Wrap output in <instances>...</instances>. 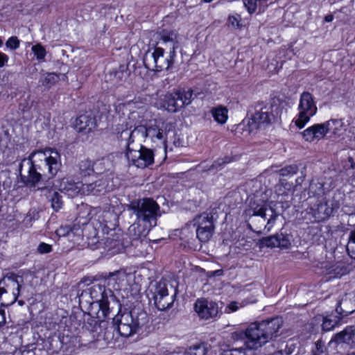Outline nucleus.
I'll list each match as a JSON object with an SVG mask.
<instances>
[{
  "label": "nucleus",
  "instance_id": "f257e3e1",
  "mask_svg": "<svg viewBox=\"0 0 355 355\" xmlns=\"http://www.w3.org/2000/svg\"><path fill=\"white\" fill-rule=\"evenodd\" d=\"M61 159L60 153L52 148L33 152L28 159H24L19 170L22 180L27 185L35 186L41 179L42 173L47 169L49 174L53 177L60 170Z\"/></svg>",
  "mask_w": 355,
  "mask_h": 355
},
{
  "label": "nucleus",
  "instance_id": "f03ea898",
  "mask_svg": "<svg viewBox=\"0 0 355 355\" xmlns=\"http://www.w3.org/2000/svg\"><path fill=\"white\" fill-rule=\"evenodd\" d=\"M280 317H272L261 321L250 323L245 329L236 331L232 334L234 340L243 341L245 349L248 352L257 350L277 336L282 326Z\"/></svg>",
  "mask_w": 355,
  "mask_h": 355
},
{
  "label": "nucleus",
  "instance_id": "7ed1b4c3",
  "mask_svg": "<svg viewBox=\"0 0 355 355\" xmlns=\"http://www.w3.org/2000/svg\"><path fill=\"white\" fill-rule=\"evenodd\" d=\"M44 334V338H41L44 350L46 355H77L80 346L77 337L57 335L51 331Z\"/></svg>",
  "mask_w": 355,
  "mask_h": 355
},
{
  "label": "nucleus",
  "instance_id": "20e7f679",
  "mask_svg": "<svg viewBox=\"0 0 355 355\" xmlns=\"http://www.w3.org/2000/svg\"><path fill=\"white\" fill-rule=\"evenodd\" d=\"M130 209L139 222L148 227L157 225V219L161 216L159 205L152 198H143L131 202Z\"/></svg>",
  "mask_w": 355,
  "mask_h": 355
},
{
  "label": "nucleus",
  "instance_id": "39448f33",
  "mask_svg": "<svg viewBox=\"0 0 355 355\" xmlns=\"http://www.w3.org/2000/svg\"><path fill=\"white\" fill-rule=\"evenodd\" d=\"M132 278L131 274H128L123 270H118L110 272L108 275H96L95 277H85L80 282L83 286H89L94 282H97L94 286L98 288H106L107 287H125L129 286L128 282Z\"/></svg>",
  "mask_w": 355,
  "mask_h": 355
},
{
  "label": "nucleus",
  "instance_id": "423d86ee",
  "mask_svg": "<svg viewBox=\"0 0 355 355\" xmlns=\"http://www.w3.org/2000/svg\"><path fill=\"white\" fill-rule=\"evenodd\" d=\"M332 131L334 135L340 136L343 130V122L341 119H331L322 123L314 124L302 134L307 141H313L323 138L327 132Z\"/></svg>",
  "mask_w": 355,
  "mask_h": 355
},
{
  "label": "nucleus",
  "instance_id": "0eeeda50",
  "mask_svg": "<svg viewBox=\"0 0 355 355\" xmlns=\"http://www.w3.org/2000/svg\"><path fill=\"white\" fill-rule=\"evenodd\" d=\"M298 114L293 120L295 125L300 129L303 128L317 112V106L313 95L304 92L301 94L297 106Z\"/></svg>",
  "mask_w": 355,
  "mask_h": 355
},
{
  "label": "nucleus",
  "instance_id": "6e6552de",
  "mask_svg": "<svg viewBox=\"0 0 355 355\" xmlns=\"http://www.w3.org/2000/svg\"><path fill=\"white\" fill-rule=\"evenodd\" d=\"M175 55V46L171 49L169 54L164 55V50L162 47H155L154 51L150 54H146L144 63L146 68L150 70L161 71L167 70L173 64Z\"/></svg>",
  "mask_w": 355,
  "mask_h": 355
},
{
  "label": "nucleus",
  "instance_id": "1a4fd4ad",
  "mask_svg": "<svg viewBox=\"0 0 355 355\" xmlns=\"http://www.w3.org/2000/svg\"><path fill=\"white\" fill-rule=\"evenodd\" d=\"M193 99V90L191 89H178L164 96L162 98V106L168 112L173 113L191 104Z\"/></svg>",
  "mask_w": 355,
  "mask_h": 355
},
{
  "label": "nucleus",
  "instance_id": "9d476101",
  "mask_svg": "<svg viewBox=\"0 0 355 355\" xmlns=\"http://www.w3.org/2000/svg\"><path fill=\"white\" fill-rule=\"evenodd\" d=\"M147 138L152 141H161L165 142L167 132L172 129V124L166 123L161 119H155L149 120L148 123H145Z\"/></svg>",
  "mask_w": 355,
  "mask_h": 355
},
{
  "label": "nucleus",
  "instance_id": "9b49d317",
  "mask_svg": "<svg viewBox=\"0 0 355 355\" xmlns=\"http://www.w3.org/2000/svg\"><path fill=\"white\" fill-rule=\"evenodd\" d=\"M126 157L130 163L138 168H144L154 162L153 152L141 144L139 150L128 148Z\"/></svg>",
  "mask_w": 355,
  "mask_h": 355
},
{
  "label": "nucleus",
  "instance_id": "f8f14e48",
  "mask_svg": "<svg viewBox=\"0 0 355 355\" xmlns=\"http://www.w3.org/2000/svg\"><path fill=\"white\" fill-rule=\"evenodd\" d=\"M194 311L202 320H216L221 314L217 302L205 298H198L194 304Z\"/></svg>",
  "mask_w": 355,
  "mask_h": 355
},
{
  "label": "nucleus",
  "instance_id": "ddd939ff",
  "mask_svg": "<svg viewBox=\"0 0 355 355\" xmlns=\"http://www.w3.org/2000/svg\"><path fill=\"white\" fill-rule=\"evenodd\" d=\"M349 302L347 300H343L338 301L336 306V315H328L324 318L322 324V329L324 331H329L332 330L336 326H337L340 320L349 315L352 314L355 311L354 307L352 309H343L342 305L345 306Z\"/></svg>",
  "mask_w": 355,
  "mask_h": 355
},
{
  "label": "nucleus",
  "instance_id": "4468645a",
  "mask_svg": "<svg viewBox=\"0 0 355 355\" xmlns=\"http://www.w3.org/2000/svg\"><path fill=\"white\" fill-rule=\"evenodd\" d=\"M255 112L253 114L250 127L251 130L261 128V125H268L274 119L271 113V107L263 102H259L254 107Z\"/></svg>",
  "mask_w": 355,
  "mask_h": 355
},
{
  "label": "nucleus",
  "instance_id": "2eb2a0df",
  "mask_svg": "<svg viewBox=\"0 0 355 355\" xmlns=\"http://www.w3.org/2000/svg\"><path fill=\"white\" fill-rule=\"evenodd\" d=\"M142 318V322H148V315L142 309L135 307L129 311H121L113 318L112 327L133 323L136 319Z\"/></svg>",
  "mask_w": 355,
  "mask_h": 355
},
{
  "label": "nucleus",
  "instance_id": "dca6fc26",
  "mask_svg": "<svg viewBox=\"0 0 355 355\" xmlns=\"http://www.w3.org/2000/svg\"><path fill=\"white\" fill-rule=\"evenodd\" d=\"M291 236L288 234H277L263 237L258 241L257 245L261 249L263 248L288 249L291 245Z\"/></svg>",
  "mask_w": 355,
  "mask_h": 355
},
{
  "label": "nucleus",
  "instance_id": "f3484780",
  "mask_svg": "<svg viewBox=\"0 0 355 355\" xmlns=\"http://www.w3.org/2000/svg\"><path fill=\"white\" fill-rule=\"evenodd\" d=\"M107 290L101 293V298L92 303L91 315H95L98 321H104L109 318L110 309Z\"/></svg>",
  "mask_w": 355,
  "mask_h": 355
},
{
  "label": "nucleus",
  "instance_id": "a211bd4d",
  "mask_svg": "<svg viewBox=\"0 0 355 355\" xmlns=\"http://www.w3.org/2000/svg\"><path fill=\"white\" fill-rule=\"evenodd\" d=\"M168 291L157 290V292L154 293V304L158 310H166L171 308L174 303L178 290H174L175 292L171 295H169Z\"/></svg>",
  "mask_w": 355,
  "mask_h": 355
},
{
  "label": "nucleus",
  "instance_id": "6ab92c4d",
  "mask_svg": "<svg viewBox=\"0 0 355 355\" xmlns=\"http://www.w3.org/2000/svg\"><path fill=\"white\" fill-rule=\"evenodd\" d=\"M134 130L130 131H123L121 133H125L124 140L127 141L128 148H130V144L135 142H141L147 139L146 128L145 124H139L133 125Z\"/></svg>",
  "mask_w": 355,
  "mask_h": 355
},
{
  "label": "nucleus",
  "instance_id": "aec40b11",
  "mask_svg": "<svg viewBox=\"0 0 355 355\" xmlns=\"http://www.w3.org/2000/svg\"><path fill=\"white\" fill-rule=\"evenodd\" d=\"M134 130L130 131H123L121 133H125L124 140L127 141L128 148H130V144L135 142H141L147 139L146 128L145 124H139L133 125Z\"/></svg>",
  "mask_w": 355,
  "mask_h": 355
},
{
  "label": "nucleus",
  "instance_id": "412c9836",
  "mask_svg": "<svg viewBox=\"0 0 355 355\" xmlns=\"http://www.w3.org/2000/svg\"><path fill=\"white\" fill-rule=\"evenodd\" d=\"M355 341V326H347L343 331L334 334L330 340L329 343L353 344Z\"/></svg>",
  "mask_w": 355,
  "mask_h": 355
},
{
  "label": "nucleus",
  "instance_id": "4be33fe9",
  "mask_svg": "<svg viewBox=\"0 0 355 355\" xmlns=\"http://www.w3.org/2000/svg\"><path fill=\"white\" fill-rule=\"evenodd\" d=\"M147 322H142V318L136 319L133 323H126L123 325H116L113 327L119 335L122 337L128 338L137 332L139 327L144 326Z\"/></svg>",
  "mask_w": 355,
  "mask_h": 355
},
{
  "label": "nucleus",
  "instance_id": "5701e85b",
  "mask_svg": "<svg viewBox=\"0 0 355 355\" xmlns=\"http://www.w3.org/2000/svg\"><path fill=\"white\" fill-rule=\"evenodd\" d=\"M96 123L92 114H82L79 116L75 123V128L78 132L87 133L96 128Z\"/></svg>",
  "mask_w": 355,
  "mask_h": 355
},
{
  "label": "nucleus",
  "instance_id": "b1692460",
  "mask_svg": "<svg viewBox=\"0 0 355 355\" xmlns=\"http://www.w3.org/2000/svg\"><path fill=\"white\" fill-rule=\"evenodd\" d=\"M140 110L132 109L129 110L130 113L128 115V118L125 121V125H130V128H132L133 125L139 124H145L146 119L148 116V113L146 111V107H141Z\"/></svg>",
  "mask_w": 355,
  "mask_h": 355
},
{
  "label": "nucleus",
  "instance_id": "393cba45",
  "mask_svg": "<svg viewBox=\"0 0 355 355\" xmlns=\"http://www.w3.org/2000/svg\"><path fill=\"white\" fill-rule=\"evenodd\" d=\"M275 0H243L244 7L250 14L263 12Z\"/></svg>",
  "mask_w": 355,
  "mask_h": 355
},
{
  "label": "nucleus",
  "instance_id": "a878e982",
  "mask_svg": "<svg viewBox=\"0 0 355 355\" xmlns=\"http://www.w3.org/2000/svg\"><path fill=\"white\" fill-rule=\"evenodd\" d=\"M106 191L105 182L103 180H98L89 184H81L80 193L83 195H98Z\"/></svg>",
  "mask_w": 355,
  "mask_h": 355
},
{
  "label": "nucleus",
  "instance_id": "bb28decb",
  "mask_svg": "<svg viewBox=\"0 0 355 355\" xmlns=\"http://www.w3.org/2000/svg\"><path fill=\"white\" fill-rule=\"evenodd\" d=\"M80 185L81 183H76L69 178H64L60 182L59 189L67 193L69 196H73L80 193Z\"/></svg>",
  "mask_w": 355,
  "mask_h": 355
},
{
  "label": "nucleus",
  "instance_id": "cd10ccee",
  "mask_svg": "<svg viewBox=\"0 0 355 355\" xmlns=\"http://www.w3.org/2000/svg\"><path fill=\"white\" fill-rule=\"evenodd\" d=\"M22 277L17 276L12 272H8L0 279V288L11 287L13 288H21Z\"/></svg>",
  "mask_w": 355,
  "mask_h": 355
},
{
  "label": "nucleus",
  "instance_id": "c85d7f7f",
  "mask_svg": "<svg viewBox=\"0 0 355 355\" xmlns=\"http://www.w3.org/2000/svg\"><path fill=\"white\" fill-rule=\"evenodd\" d=\"M152 228L153 227H147L144 225L142 222H139L137 220L130 226L128 228V232L132 239L137 240L142 236H146Z\"/></svg>",
  "mask_w": 355,
  "mask_h": 355
},
{
  "label": "nucleus",
  "instance_id": "c756f323",
  "mask_svg": "<svg viewBox=\"0 0 355 355\" xmlns=\"http://www.w3.org/2000/svg\"><path fill=\"white\" fill-rule=\"evenodd\" d=\"M216 220L212 211L204 212L194 219V225L197 227H215L214 221Z\"/></svg>",
  "mask_w": 355,
  "mask_h": 355
},
{
  "label": "nucleus",
  "instance_id": "7c9ffc66",
  "mask_svg": "<svg viewBox=\"0 0 355 355\" xmlns=\"http://www.w3.org/2000/svg\"><path fill=\"white\" fill-rule=\"evenodd\" d=\"M266 210L267 205L263 200L250 203L249 211L252 216H258L265 220Z\"/></svg>",
  "mask_w": 355,
  "mask_h": 355
},
{
  "label": "nucleus",
  "instance_id": "2f4dec72",
  "mask_svg": "<svg viewBox=\"0 0 355 355\" xmlns=\"http://www.w3.org/2000/svg\"><path fill=\"white\" fill-rule=\"evenodd\" d=\"M211 113L216 121L220 124L225 123L228 118V110L225 107L218 106L213 107Z\"/></svg>",
  "mask_w": 355,
  "mask_h": 355
},
{
  "label": "nucleus",
  "instance_id": "473e14b6",
  "mask_svg": "<svg viewBox=\"0 0 355 355\" xmlns=\"http://www.w3.org/2000/svg\"><path fill=\"white\" fill-rule=\"evenodd\" d=\"M215 227H197L196 236L201 242H207L212 236Z\"/></svg>",
  "mask_w": 355,
  "mask_h": 355
},
{
  "label": "nucleus",
  "instance_id": "72a5a7b5",
  "mask_svg": "<svg viewBox=\"0 0 355 355\" xmlns=\"http://www.w3.org/2000/svg\"><path fill=\"white\" fill-rule=\"evenodd\" d=\"M60 80L59 75L55 73H44L40 78V83L44 87L50 88Z\"/></svg>",
  "mask_w": 355,
  "mask_h": 355
},
{
  "label": "nucleus",
  "instance_id": "f704fd0d",
  "mask_svg": "<svg viewBox=\"0 0 355 355\" xmlns=\"http://www.w3.org/2000/svg\"><path fill=\"white\" fill-rule=\"evenodd\" d=\"M256 302V299H253L252 300H245L240 303L236 301H232L227 305V306L225 308L224 311L226 313H232L238 311L240 308L246 306L247 304H253L255 303Z\"/></svg>",
  "mask_w": 355,
  "mask_h": 355
},
{
  "label": "nucleus",
  "instance_id": "c9c22d12",
  "mask_svg": "<svg viewBox=\"0 0 355 355\" xmlns=\"http://www.w3.org/2000/svg\"><path fill=\"white\" fill-rule=\"evenodd\" d=\"M94 164L89 159L82 160L78 164L80 174L82 176L90 175L95 172Z\"/></svg>",
  "mask_w": 355,
  "mask_h": 355
},
{
  "label": "nucleus",
  "instance_id": "e433bc0d",
  "mask_svg": "<svg viewBox=\"0 0 355 355\" xmlns=\"http://www.w3.org/2000/svg\"><path fill=\"white\" fill-rule=\"evenodd\" d=\"M49 193L51 194V191H49ZM49 197L52 208L56 211L60 209L62 206V200L59 193L58 191H53L52 194Z\"/></svg>",
  "mask_w": 355,
  "mask_h": 355
},
{
  "label": "nucleus",
  "instance_id": "4c0bfd02",
  "mask_svg": "<svg viewBox=\"0 0 355 355\" xmlns=\"http://www.w3.org/2000/svg\"><path fill=\"white\" fill-rule=\"evenodd\" d=\"M160 39L163 43L171 42L172 43L171 49H173V46H175V49L176 48V45H175L176 42L175 41L177 39V35L173 31H164L162 33Z\"/></svg>",
  "mask_w": 355,
  "mask_h": 355
},
{
  "label": "nucleus",
  "instance_id": "58836bf2",
  "mask_svg": "<svg viewBox=\"0 0 355 355\" xmlns=\"http://www.w3.org/2000/svg\"><path fill=\"white\" fill-rule=\"evenodd\" d=\"M128 76V71L125 69L124 67H121L119 70L116 71L114 73H110V76H113L112 79L115 83H119L123 80H125Z\"/></svg>",
  "mask_w": 355,
  "mask_h": 355
},
{
  "label": "nucleus",
  "instance_id": "ea45409f",
  "mask_svg": "<svg viewBox=\"0 0 355 355\" xmlns=\"http://www.w3.org/2000/svg\"><path fill=\"white\" fill-rule=\"evenodd\" d=\"M318 212L321 215V219L324 220L333 214L332 209L329 208L328 203L325 201L318 206Z\"/></svg>",
  "mask_w": 355,
  "mask_h": 355
},
{
  "label": "nucleus",
  "instance_id": "a19ab883",
  "mask_svg": "<svg viewBox=\"0 0 355 355\" xmlns=\"http://www.w3.org/2000/svg\"><path fill=\"white\" fill-rule=\"evenodd\" d=\"M187 355H207V348L204 344L193 345L186 352Z\"/></svg>",
  "mask_w": 355,
  "mask_h": 355
},
{
  "label": "nucleus",
  "instance_id": "79ce46f5",
  "mask_svg": "<svg viewBox=\"0 0 355 355\" xmlns=\"http://www.w3.org/2000/svg\"><path fill=\"white\" fill-rule=\"evenodd\" d=\"M126 107L128 110H132V109L140 110L139 107H146V111L148 110L147 103L139 98H135L133 101L127 103Z\"/></svg>",
  "mask_w": 355,
  "mask_h": 355
},
{
  "label": "nucleus",
  "instance_id": "37998d69",
  "mask_svg": "<svg viewBox=\"0 0 355 355\" xmlns=\"http://www.w3.org/2000/svg\"><path fill=\"white\" fill-rule=\"evenodd\" d=\"M248 349L243 347L224 350L220 355H250Z\"/></svg>",
  "mask_w": 355,
  "mask_h": 355
},
{
  "label": "nucleus",
  "instance_id": "c03bdc74",
  "mask_svg": "<svg viewBox=\"0 0 355 355\" xmlns=\"http://www.w3.org/2000/svg\"><path fill=\"white\" fill-rule=\"evenodd\" d=\"M168 284L171 288H177L178 286V284L175 279L171 280V279L168 278H162L159 282L157 288H168Z\"/></svg>",
  "mask_w": 355,
  "mask_h": 355
},
{
  "label": "nucleus",
  "instance_id": "a18cd8bd",
  "mask_svg": "<svg viewBox=\"0 0 355 355\" xmlns=\"http://www.w3.org/2000/svg\"><path fill=\"white\" fill-rule=\"evenodd\" d=\"M298 171V167L295 164L286 166L279 171V173L282 176H288L295 174Z\"/></svg>",
  "mask_w": 355,
  "mask_h": 355
},
{
  "label": "nucleus",
  "instance_id": "49530a36",
  "mask_svg": "<svg viewBox=\"0 0 355 355\" xmlns=\"http://www.w3.org/2000/svg\"><path fill=\"white\" fill-rule=\"evenodd\" d=\"M310 191L314 195H321L324 193V186L322 182L312 181L309 186Z\"/></svg>",
  "mask_w": 355,
  "mask_h": 355
},
{
  "label": "nucleus",
  "instance_id": "de8ad7c7",
  "mask_svg": "<svg viewBox=\"0 0 355 355\" xmlns=\"http://www.w3.org/2000/svg\"><path fill=\"white\" fill-rule=\"evenodd\" d=\"M32 51L33 52L37 60L44 59L46 54L45 49L40 44H37L36 45L33 46Z\"/></svg>",
  "mask_w": 355,
  "mask_h": 355
},
{
  "label": "nucleus",
  "instance_id": "09e8293b",
  "mask_svg": "<svg viewBox=\"0 0 355 355\" xmlns=\"http://www.w3.org/2000/svg\"><path fill=\"white\" fill-rule=\"evenodd\" d=\"M312 355H328L327 348L323 342L318 340L315 343V349L313 351Z\"/></svg>",
  "mask_w": 355,
  "mask_h": 355
},
{
  "label": "nucleus",
  "instance_id": "8fccbe9b",
  "mask_svg": "<svg viewBox=\"0 0 355 355\" xmlns=\"http://www.w3.org/2000/svg\"><path fill=\"white\" fill-rule=\"evenodd\" d=\"M132 128H130V125L126 126L125 125V121H123L122 123H119L116 125V128L115 129L116 133L119 136L121 139L124 140V138L125 137V133H121L123 131H130L129 129H131Z\"/></svg>",
  "mask_w": 355,
  "mask_h": 355
},
{
  "label": "nucleus",
  "instance_id": "3c124183",
  "mask_svg": "<svg viewBox=\"0 0 355 355\" xmlns=\"http://www.w3.org/2000/svg\"><path fill=\"white\" fill-rule=\"evenodd\" d=\"M19 40L16 36L10 37L6 42V45L8 48L15 50L19 46Z\"/></svg>",
  "mask_w": 355,
  "mask_h": 355
},
{
  "label": "nucleus",
  "instance_id": "603ef678",
  "mask_svg": "<svg viewBox=\"0 0 355 355\" xmlns=\"http://www.w3.org/2000/svg\"><path fill=\"white\" fill-rule=\"evenodd\" d=\"M278 217V214L274 211H272V214L270 216V218L268 220L267 224L265 225L264 229L268 232H270L272 227L274 226L277 218Z\"/></svg>",
  "mask_w": 355,
  "mask_h": 355
},
{
  "label": "nucleus",
  "instance_id": "864d4df0",
  "mask_svg": "<svg viewBox=\"0 0 355 355\" xmlns=\"http://www.w3.org/2000/svg\"><path fill=\"white\" fill-rule=\"evenodd\" d=\"M52 246L45 243H41L37 248V251L40 254H46L51 252Z\"/></svg>",
  "mask_w": 355,
  "mask_h": 355
},
{
  "label": "nucleus",
  "instance_id": "5fc2aeb1",
  "mask_svg": "<svg viewBox=\"0 0 355 355\" xmlns=\"http://www.w3.org/2000/svg\"><path fill=\"white\" fill-rule=\"evenodd\" d=\"M326 202L328 203L329 208L332 209L333 213L337 211L340 207L339 202L338 200H336L334 198L328 200Z\"/></svg>",
  "mask_w": 355,
  "mask_h": 355
},
{
  "label": "nucleus",
  "instance_id": "6e6d98bb",
  "mask_svg": "<svg viewBox=\"0 0 355 355\" xmlns=\"http://www.w3.org/2000/svg\"><path fill=\"white\" fill-rule=\"evenodd\" d=\"M229 21L233 26L239 27V21H240V16L239 15H232L229 17Z\"/></svg>",
  "mask_w": 355,
  "mask_h": 355
},
{
  "label": "nucleus",
  "instance_id": "4d7b16f0",
  "mask_svg": "<svg viewBox=\"0 0 355 355\" xmlns=\"http://www.w3.org/2000/svg\"><path fill=\"white\" fill-rule=\"evenodd\" d=\"M6 322L5 310L0 307V328L3 326Z\"/></svg>",
  "mask_w": 355,
  "mask_h": 355
},
{
  "label": "nucleus",
  "instance_id": "13d9d810",
  "mask_svg": "<svg viewBox=\"0 0 355 355\" xmlns=\"http://www.w3.org/2000/svg\"><path fill=\"white\" fill-rule=\"evenodd\" d=\"M8 56L5 53L0 52V68L3 67L8 61Z\"/></svg>",
  "mask_w": 355,
  "mask_h": 355
},
{
  "label": "nucleus",
  "instance_id": "bf43d9fd",
  "mask_svg": "<svg viewBox=\"0 0 355 355\" xmlns=\"http://www.w3.org/2000/svg\"><path fill=\"white\" fill-rule=\"evenodd\" d=\"M295 349V346L293 345H288V344L286 345L285 349H283L285 355H291Z\"/></svg>",
  "mask_w": 355,
  "mask_h": 355
},
{
  "label": "nucleus",
  "instance_id": "052dcab7",
  "mask_svg": "<svg viewBox=\"0 0 355 355\" xmlns=\"http://www.w3.org/2000/svg\"><path fill=\"white\" fill-rule=\"evenodd\" d=\"M334 270L336 271V276L337 277L343 275L346 272L347 269L340 266H337Z\"/></svg>",
  "mask_w": 355,
  "mask_h": 355
},
{
  "label": "nucleus",
  "instance_id": "680f3d73",
  "mask_svg": "<svg viewBox=\"0 0 355 355\" xmlns=\"http://www.w3.org/2000/svg\"><path fill=\"white\" fill-rule=\"evenodd\" d=\"M348 243H353L355 244V228L349 233Z\"/></svg>",
  "mask_w": 355,
  "mask_h": 355
},
{
  "label": "nucleus",
  "instance_id": "e2e57ef3",
  "mask_svg": "<svg viewBox=\"0 0 355 355\" xmlns=\"http://www.w3.org/2000/svg\"><path fill=\"white\" fill-rule=\"evenodd\" d=\"M343 210L344 213L348 215H352L354 214V211L349 207L345 206V207H343Z\"/></svg>",
  "mask_w": 355,
  "mask_h": 355
},
{
  "label": "nucleus",
  "instance_id": "0e129e2a",
  "mask_svg": "<svg viewBox=\"0 0 355 355\" xmlns=\"http://www.w3.org/2000/svg\"><path fill=\"white\" fill-rule=\"evenodd\" d=\"M334 17L331 15H328L325 16L324 21L327 22H331L333 20Z\"/></svg>",
  "mask_w": 355,
  "mask_h": 355
},
{
  "label": "nucleus",
  "instance_id": "69168bd1",
  "mask_svg": "<svg viewBox=\"0 0 355 355\" xmlns=\"http://www.w3.org/2000/svg\"><path fill=\"white\" fill-rule=\"evenodd\" d=\"M211 273H212L213 275H220L223 273V270H217L211 272Z\"/></svg>",
  "mask_w": 355,
  "mask_h": 355
},
{
  "label": "nucleus",
  "instance_id": "338daca9",
  "mask_svg": "<svg viewBox=\"0 0 355 355\" xmlns=\"http://www.w3.org/2000/svg\"><path fill=\"white\" fill-rule=\"evenodd\" d=\"M272 355H285L283 349L275 352Z\"/></svg>",
  "mask_w": 355,
  "mask_h": 355
},
{
  "label": "nucleus",
  "instance_id": "774afa93",
  "mask_svg": "<svg viewBox=\"0 0 355 355\" xmlns=\"http://www.w3.org/2000/svg\"><path fill=\"white\" fill-rule=\"evenodd\" d=\"M302 181H303V178H298L296 179V182L298 184H300Z\"/></svg>",
  "mask_w": 355,
  "mask_h": 355
}]
</instances>
